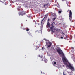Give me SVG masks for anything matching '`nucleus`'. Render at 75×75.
Returning <instances> with one entry per match:
<instances>
[{"mask_svg": "<svg viewBox=\"0 0 75 75\" xmlns=\"http://www.w3.org/2000/svg\"><path fill=\"white\" fill-rule=\"evenodd\" d=\"M48 45L47 46V48H50V47H51V45H52V43H51V42H49L48 43Z\"/></svg>", "mask_w": 75, "mask_h": 75, "instance_id": "nucleus-4", "label": "nucleus"}, {"mask_svg": "<svg viewBox=\"0 0 75 75\" xmlns=\"http://www.w3.org/2000/svg\"><path fill=\"white\" fill-rule=\"evenodd\" d=\"M55 27V22H53L51 24V25L50 26V30L52 32L54 33L55 32L53 30V27Z\"/></svg>", "mask_w": 75, "mask_h": 75, "instance_id": "nucleus-3", "label": "nucleus"}, {"mask_svg": "<svg viewBox=\"0 0 75 75\" xmlns=\"http://www.w3.org/2000/svg\"><path fill=\"white\" fill-rule=\"evenodd\" d=\"M1 2L2 3H4V2H2L1 1Z\"/></svg>", "mask_w": 75, "mask_h": 75, "instance_id": "nucleus-26", "label": "nucleus"}, {"mask_svg": "<svg viewBox=\"0 0 75 75\" xmlns=\"http://www.w3.org/2000/svg\"><path fill=\"white\" fill-rule=\"evenodd\" d=\"M62 34H64V35H65V33H62Z\"/></svg>", "mask_w": 75, "mask_h": 75, "instance_id": "nucleus-23", "label": "nucleus"}, {"mask_svg": "<svg viewBox=\"0 0 75 75\" xmlns=\"http://www.w3.org/2000/svg\"><path fill=\"white\" fill-rule=\"evenodd\" d=\"M0 2H1V1L0 0Z\"/></svg>", "mask_w": 75, "mask_h": 75, "instance_id": "nucleus-30", "label": "nucleus"}, {"mask_svg": "<svg viewBox=\"0 0 75 75\" xmlns=\"http://www.w3.org/2000/svg\"><path fill=\"white\" fill-rule=\"evenodd\" d=\"M19 16H23V15H25V13H23L22 12L21 13H19Z\"/></svg>", "mask_w": 75, "mask_h": 75, "instance_id": "nucleus-6", "label": "nucleus"}, {"mask_svg": "<svg viewBox=\"0 0 75 75\" xmlns=\"http://www.w3.org/2000/svg\"><path fill=\"white\" fill-rule=\"evenodd\" d=\"M58 13L59 14H61V11H58Z\"/></svg>", "mask_w": 75, "mask_h": 75, "instance_id": "nucleus-12", "label": "nucleus"}, {"mask_svg": "<svg viewBox=\"0 0 75 75\" xmlns=\"http://www.w3.org/2000/svg\"><path fill=\"white\" fill-rule=\"evenodd\" d=\"M55 19H56V17H55L54 18H53L52 19L53 21H54L55 20Z\"/></svg>", "mask_w": 75, "mask_h": 75, "instance_id": "nucleus-13", "label": "nucleus"}, {"mask_svg": "<svg viewBox=\"0 0 75 75\" xmlns=\"http://www.w3.org/2000/svg\"><path fill=\"white\" fill-rule=\"evenodd\" d=\"M10 3H14V2H17V1H12V0H10Z\"/></svg>", "mask_w": 75, "mask_h": 75, "instance_id": "nucleus-7", "label": "nucleus"}, {"mask_svg": "<svg viewBox=\"0 0 75 75\" xmlns=\"http://www.w3.org/2000/svg\"><path fill=\"white\" fill-rule=\"evenodd\" d=\"M58 8H60V6L58 7Z\"/></svg>", "mask_w": 75, "mask_h": 75, "instance_id": "nucleus-25", "label": "nucleus"}, {"mask_svg": "<svg viewBox=\"0 0 75 75\" xmlns=\"http://www.w3.org/2000/svg\"><path fill=\"white\" fill-rule=\"evenodd\" d=\"M38 56L39 57H40V58H41V56H40V54L38 55Z\"/></svg>", "mask_w": 75, "mask_h": 75, "instance_id": "nucleus-17", "label": "nucleus"}, {"mask_svg": "<svg viewBox=\"0 0 75 75\" xmlns=\"http://www.w3.org/2000/svg\"><path fill=\"white\" fill-rule=\"evenodd\" d=\"M54 30H56V29H55V28H54Z\"/></svg>", "mask_w": 75, "mask_h": 75, "instance_id": "nucleus-27", "label": "nucleus"}, {"mask_svg": "<svg viewBox=\"0 0 75 75\" xmlns=\"http://www.w3.org/2000/svg\"><path fill=\"white\" fill-rule=\"evenodd\" d=\"M71 49H72V50L74 49V48L73 47H71Z\"/></svg>", "mask_w": 75, "mask_h": 75, "instance_id": "nucleus-19", "label": "nucleus"}, {"mask_svg": "<svg viewBox=\"0 0 75 75\" xmlns=\"http://www.w3.org/2000/svg\"><path fill=\"white\" fill-rule=\"evenodd\" d=\"M63 67H64V66H63Z\"/></svg>", "mask_w": 75, "mask_h": 75, "instance_id": "nucleus-31", "label": "nucleus"}, {"mask_svg": "<svg viewBox=\"0 0 75 75\" xmlns=\"http://www.w3.org/2000/svg\"><path fill=\"white\" fill-rule=\"evenodd\" d=\"M23 30H25V28H23Z\"/></svg>", "mask_w": 75, "mask_h": 75, "instance_id": "nucleus-16", "label": "nucleus"}, {"mask_svg": "<svg viewBox=\"0 0 75 75\" xmlns=\"http://www.w3.org/2000/svg\"><path fill=\"white\" fill-rule=\"evenodd\" d=\"M47 16L46 15H45V16L44 17V18L41 21V24H44V22H42L43 21V20H44V18H47Z\"/></svg>", "mask_w": 75, "mask_h": 75, "instance_id": "nucleus-5", "label": "nucleus"}, {"mask_svg": "<svg viewBox=\"0 0 75 75\" xmlns=\"http://www.w3.org/2000/svg\"><path fill=\"white\" fill-rule=\"evenodd\" d=\"M49 3H47V4H44V7H45V6H49Z\"/></svg>", "mask_w": 75, "mask_h": 75, "instance_id": "nucleus-10", "label": "nucleus"}, {"mask_svg": "<svg viewBox=\"0 0 75 75\" xmlns=\"http://www.w3.org/2000/svg\"><path fill=\"white\" fill-rule=\"evenodd\" d=\"M61 38L62 39H63V37H61Z\"/></svg>", "mask_w": 75, "mask_h": 75, "instance_id": "nucleus-18", "label": "nucleus"}, {"mask_svg": "<svg viewBox=\"0 0 75 75\" xmlns=\"http://www.w3.org/2000/svg\"><path fill=\"white\" fill-rule=\"evenodd\" d=\"M50 23H49V21H47V25H46V27L48 28V27H50Z\"/></svg>", "mask_w": 75, "mask_h": 75, "instance_id": "nucleus-8", "label": "nucleus"}, {"mask_svg": "<svg viewBox=\"0 0 75 75\" xmlns=\"http://www.w3.org/2000/svg\"><path fill=\"white\" fill-rule=\"evenodd\" d=\"M28 34H29V35H31V33H30V34H29V33H28Z\"/></svg>", "mask_w": 75, "mask_h": 75, "instance_id": "nucleus-20", "label": "nucleus"}, {"mask_svg": "<svg viewBox=\"0 0 75 75\" xmlns=\"http://www.w3.org/2000/svg\"><path fill=\"white\" fill-rule=\"evenodd\" d=\"M30 30H29V29L27 28V29H26V31H29Z\"/></svg>", "mask_w": 75, "mask_h": 75, "instance_id": "nucleus-14", "label": "nucleus"}, {"mask_svg": "<svg viewBox=\"0 0 75 75\" xmlns=\"http://www.w3.org/2000/svg\"><path fill=\"white\" fill-rule=\"evenodd\" d=\"M34 48L35 50H37L39 48V47L38 46H35Z\"/></svg>", "mask_w": 75, "mask_h": 75, "instance_id": "nucleus-9", "label": "nucleus"}, {"mask_svg": "<svg viewBox=\"0 0 75 75\" xmlns=\"http://www.w3.org/2000/svg\"><path fill=\"white\" fill-rule=\"evenodd\" d=\"M42 50H44V47H42Z\"/></svg>", "mask_w": 75, "mask_h": 75, "instance_id": "nucleus-21", "label": "nucleus"}, {"mask_svg": "<svg viewBox=\"0 0 75 75\" xmlns=\"http://www.w3.org/2000/svg\"><path fill=\"white\" fill-rule=\"evenodd\" d=\"M57 64V62H54V63L53 64V65H56Z\"/></svg>", "mask_w": 75, "mask_h": 75, "instance_id": "nucleus-11", "label": "nucleus"}, {"mask_svg": "<svg viewBox=\"0 0 75 75\" xmlns=\"http://www.w3.org/2000/svg\"><path fill=\"white\" fill-rule=\"evenodd\" d=\"M49 20H50V19H48L47 21H49Z\"/></svg>", "mask_w": 75, "mask_h": 75, "instance_id": "nucleus-22", "label": "nucleus"}, {"mask_svg": "<svg viewBox=\"0 0 75 75\" xmlns=\"http://www.w3.org/2000/svg\"><path fill=\"white\" fill-rule=\"evenodd\" d=\"M17 9L18 11H20V8H19V7L17 8Z\"/></svg>", "mask_w": 75, "mask_h": 75, "instance_id": "nucleus-15", "label": "nucleus"}, {"mask_svg": "<svg viewBox=\"0 0 75 75\" xmlns=\"http://www.w3.org/2000/svg\"><path fill=\"white\" fill-rule=\"evenodd\" d=\"M69 12V19L71 22H73V21L72 20V11L71 10H68L67 11V12Z\"/></svg>", "mask_w": 75, "mask_h": 75, "instance_id": "nucleus-2", "label": "nucleus"}, {"mask_svg": "<svg viewBox=\"0 0 75 75\" xmlns=\"http://www.w3.org/2000/svg\"><path fill=\"white\" fill-rule=\"evenodd\" d=\"M38 25H39L40 24L38 23Z\"/></svg>", "mask_w": 75, "mask_h": 75, "instance_id": "nucleus-28", "label": "nucleus"}, {"mask_svg": "<svg viewBox=\"0 0 75 75\" xmlns=\"http://www.w3.org/2000/svg\"><path fill=\"white\" fill-rule=\"evenodd\" d=\"M56 50L57 52L60 55V54L61 55H62V61H63V62H64L65 65H66L68 67L71 69L72 71H75V69H74V67L72 66L71 64L69 62H68V61L66 58V57H65V55H64V53L62 51V50H58V49H56Z\"/></svg>", "mask_w": 75, "mask_h": 75, "instance_id": "nucleus-1", "label": "nucleus"}, {"mask_svg": "<svg viewBox=\"0 0 75 75\" xmlns=\"http://www.w3.org/2000/svg\"><path fill=\"white\" fill-rule=\"evenodd\" d=\"M63 75H66L65 74H64Z\"/></svg>", "mask_w": 75, "mask_h": 75, "instance_id": "nucleus-29", "label": "nucleus"}, {"mask_svg": "<svg viewBox=\"0 0 75 75\" xmlns=\"http://www.w3.org/2000/svg\"><path fill=\"white\" fill-rule=\"evenodd\" d=\"M52 17H54V16L53 15V16H52Z\"/></svg>", "mask_w": 75, "mask_h": 75, "instance_id": "nucleus-24", "label": "nucleus"}]
</instances>
